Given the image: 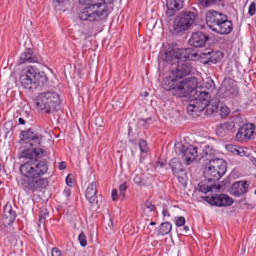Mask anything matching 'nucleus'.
<instances>
[{
	"instance_id": "1",
	"label": "nucleus",
	"mask_w": 256,
	"mask_h": 256,
	"mask_svg": "<svg viewBox=\"0 0 256 256\" xmlns=\"http://www.w3.org/2000/svg\"><path fill=\"white\" fill-rule=\"evenodd\" d=\"M190 65H176V69L164 78L162 85L166 91H171L173 96L179 98L193 96L194 102L200 112L206 108L208 114H213L218 108L220 100L214 97L210 100V93L198 86V79L194 76L184 78L191 71Z\"/></svg>"
},
{
	"instance_id": "2",
	"label": "nucleus",
	"mask_w": 256,
	"mask_h": 256,
	"mask_svg": "<svg viewBox=\"0 0 256 256\" xmlns=\"http://www.w3.org/2000/svg\"><path fill=\"white\" fill-rule=\"evenodd\" d=\"M46 155L44 148L27 147L20 154V158L28 160L20 167L22 176L20 185L28 194L46 188L48 184V178L42 176L48 170V162L42 158Z\"/></svg>"
},
{
	"instance_id": "3",
	"label": "nucleus",
	"mask_w": 256,
	"mask_h": 256,
	"mask_svg": "<svg viewBox=\"0 0 256 256\" xmlns=\"http://www.w3.org/2000/svg\"><path fill=\"white\" fill-rule=\"evenodd\" d=\"M37 108L44 113H55L60 108V95L53 91L39 93L35 98Z\"/></svg>"
},
{
	"instance_id": "4",
	"label": "nucleus",
	"mask_w": 256,
	"mask_h": 256,
	"mask_svg": "<svg viewBox=\"0 0 256 256\" xmlns=\"http://www.w3.org/2000/svg\"><path fill=\"white\" fill-rule=\"evenodd\" d=\"M198 57L196 52H192V48L174 49L161 52L158 56L159 64H176L186 60H193Z\"/></svg>"
},
{
	"instance_id": "5",
	"label": "nucleus",
	"mask_w": 256,
	"mask_h": 256,
	"mask_svg": "<svg viewBox=\"0 0 256 256\" xmlns=\"http://www.w3.org/2000/svg\"><path fill=\"white\" fill-rule=\"evenodd\" d=\"M196 14L190 10H182L175 16L172 28L173 34H180L190 28L194 24Z\"/></svg>"
},
{
	"instance_id": "6",
	"label": "nucleus",
	"mask_w": 256,
	"mask_h": 256,
	"mask_svg": "<svg viewBox=\"0 0 256 256\" xmlns=\"http://www.w3.org/2000/svg\"><path fill=\"white\" fill-rule=\"evenodd\" d=\"M18 143L26 147L40 148L43 141L44 136L38 130L30 128L21 131Z\"/></svg>"
},
{
	"instance_id": "7",
	"label": "nucleus",
	"mask_w": 256,
	"mask_h": 256,
	"mask_svg": "<svg viewBox=\"0 0 256 256\" xmlns=\"http://www.w3.org/2000/svg\"><path fill=\"white\" fill-rule=\"evenodd\" d=\"M239 94L236 82L232 78H225L214 95L216 98H234Z\"/></svg>"
},
{
	"instance_id": "8",
	"label": "nucleus",
	"mask_w": 256,
	"mask_h": 256,
	"mask_svg": "<svg viewBox=\"0 0 256 256\" xmlns=\"http://www.w3.org/2000/svg\"><path fill=\"white\" fill-rule=\"evenodd\" d=\"M176 152L180 155L186 165H190L198 156V148L189 143H178L175 145Z\"/></svg>"
},
{
	"instance_id": "9",
	"label": "nucleus",
	"mask_w": 256,
	"mask_h": 256,
	"mask_svg": "<svg viewBox=\"0 0 256 256\" xmlns=\"http://www.w3.org/2000/svg\"><path fill=\"white\" fill-rule=\"evenodd\" d=\"M168 166L172 174L184 187L187 184L188 176L182 162L176 158H174L168 162Z\"/></svg>"
},
{
	"instance_id": "10",
	"label": "nucleus",
	"mask_w": 256,
	"mask_h": 256,
	"mask_svg": "<svg viewBox=\"0 0 256 256\" xmlns=\"http://www.w3.org/2000/svg\"><path fill=\"white\" fill-rule=\"evenodd\" d=\"M34 74H36V68L32 66L24 69L21 72L20 81L22 86L32 92L35 90L36 83L34 82Z\"/></svg>"
},
{
	"instance_id": "11",
	"label": "nucleus",
	"mask_w": 256,
	"mask_h": 256,
	"mask_svg": "<svg viewBox=\"0 0 256 256\" xmlns=\"http://www.w3.org/2000/svg\"><path fill=\"white\" fill-rule=\"evenodd\" d=\"M204 200L210 205L218 207L230 206L234 202V200L226 194H213L205 196Z\"/></svg>"
},
{
	"instance_id": "12",
	"label": "nucleus",
	"mask_w": 256,
	"mask_h": 256,
	"mask_svg": "<svg viewBox=\"0 0 256 256\" xmlns=\"http://www.w3.org/2000/svg\"><path fill=\"white\" fill-rule=\"evenodd\" d=\"M255 126L252 123H245L240 124L238 128V132L236 134V139L238 142L250 140L254 133Z\"/></svg>"
},
{
	"instance_id": "13",
	"label": "nucleus",
	"mask_w": 256,
	"mask_h": 256,
	"mask_svg": "<svg viewBox=\"0 0 256 256\" xmlns=\"http://www.w3.org/2000/svg\"><path fill=\"white\" fill-rule=\"evenodd\" d=\"M209 38V36L206 34L198 31L192 34L188 43L190 46L196 48L204 47Z\"/></svg>"
},
{
	"instance_id": "14",
	"label": "nucleus",
	"mask_w": 256,
	"mask_h": 256,
	"mask_svg": "<svg viewBox=\"0 0 256 256\" xmlns=\"http://www.w3.org/2000/svg\"><path fill=\"white\" fill-rule=\"evenodd\" d=\"M17 208L15 205L12 206L8 204L4 207L2 220L5 226L11 225L14 222L16 216V209Z\"/></svg>"
},
{
	"instance_id": "15",
	"label": "nucleus",
	"mask_w": 256,
	"mask_h": 256,
	"mask_svg": "<svg viewBox=\"0 0 256 256\" xmlns=\"http://www.w3.org/2000/svg\"><path fill=\"white\" fill-rule=\"evenodd\" d=\"M232 22L228 20V17L225 14V18H222L212 30L221 34H228L232 31Z\"/></svg>"
},
{
	"instance_id": "16",
	"label": "nucleus",
	"mask_w": 256,
	"mask_h": 256,
	"mask_svg": "<svg viewBox=\"0 0 256 256\" xmlns=\"http://www.w3.org/2000/svg\"><path fill=\"white\" fill-rule=\"evenodd\" d=\"M225 18V14L216 10H208L206 16V24L209 28L211 30L214 29L217 23L220 22L222 18Z\"/></svg>"
},
{
	"instance_id": "17",
	"label": "nucleus",
	"mask_w": 256,
	"mask_h": 256,
	"mask_svg": "<svg viewBox=\"0 0 256 256\" xmlns=\"http://www.w3.org/2000/svg\"><path fill=\"white\" fill-rule=\"evenodd\" d=\"M200 56L202 58H206V60L203 62L204 64H208L209 62L214 64L220 62L224 58V54L220 51L210 52H202Z\"/></svg>"
},
{
	"instance_id": "18",
	"label": "nucleus",
	"mask_w": 256,
	"mask_h": 256,
	"mask_svg": "<svg viewBox=\"0 0 256 256\" xmlns=\"http://www.w3.org/2000/svg\"><path fill=\"white\" fill-rule=\"evenodd\" d=\"M220 171L216 170V169L212 168V166L206 163L204 170V175L206 179H208V181L215 183L224 174V173H222Z\"/></svg>"
},
{
	"instance_id": "19",
	"label": "nucleus",
	"mask_w": 256,
	"mask_h": 256,
	"mask_svg": "<svg viewBox=\"0 0 256 256\" xmlns=\"http://www.w3.org/2000/svg\"><path fill=\"white\" fill-rule=\"evenodd\" d=\"M184 0H166L167 10L166 14L168 17L174 15L176 12L182 8Z\"/></svg>"
},
{
	"instance_id": "20",
	"label": "nucleus",
	"mask_w": 256,
	"mask_h": 256,
	"mask_svg": "<svg viewBox=\"0 0 256 256\" xmlns=\"http://www.w3.org/2000/svg\"><path fill=\"white\" fill-rule=\"evenodd\" d=\"M96 182L95 181H92L88 184L84 194L86 198L91 206L94 204L95 201L96 204L98 205V201L96 200Z\"/></svg>"
},
{
	"instance_id": "21",
	"label": "nucleus",
	"mask_w": 256,
	"mask_h": 256,
	"mask_svg": "<svg viewBox=\"0 0 256 256\" xmlns=\"http://www.w3.org/2000/svg\"><path fill=\"white\" fill-rule=\"evenodd\" d=\"M36 74H34V82L36 83L35 89L40 86L44 90L50 88L48 84V79L46 74L44 72H40L36 68Z\"/></svg>"
},
{
	"instance_id": "22",
	"label": "nucleus",
	"mask_w": 256,
	"mask_h": 256,
	"mask_svg": "<svg viewBox=\"0 0 256 256\" xmlns=\"http://www.w3.org/2000/svg\"><path fill=\"white\" fill-rule=\"evenodd\" d=\"M244 71L242 65H227L225 68L226 74L232 79L241 78Z\"/></svg>"
},
{
	"instance_id": "23",
	"label": "nucleus",
	"mask_w": 256,
	"mask_h": 256,
	"mask_svg": "<svg viewBox=\"0 0 256 256\" xmlns=\"http://www.w3.org/2000/svg\"><path fill=\"white\" fill-rule=\"evenodd\" d=\"M249 186L248 181H238L234 182L231 187V192L236 196H240L246 193Z\"/></svg>"
},
{
	"instance_id": "24",
	"label": "nucleus",
	"mask_w": 256,
	"mask_h": 256,
	"mask_svg": "<svg viewBox=\"0 0 256 256\" xmlns=\"http://www.w3.org/2000/svg\"><path fill=\"white\" fill-rule=\"evenodd\" d=\"M134 122H130L128 126V142L132 146H136L137 143L140 140V132H138L136 128L133 126Z\"/></svg>"
},
{
	"instance_id": "25",
	"label": "nucleus",
	"mask_w": 256,
	"mask_h": 256,
	"mask_svg": "<svg viewBox=\"0 0 256 256\" xmlns=\"http://www.w3.org/2000/svg\"><path fill=\"white\" fill-rule=\"evenodd\" d=\"M42 63L38 60V58L34 55L32 50L30 48L26 49V52H23L20 57L19 64L24 63Z\"/></svg>"
},
{
	"instance_id": "26",
	"label": "nucleus",
	"mask_w": 256,
	"mask_h": 256,
	"mask_svg": "<svg viewBox=\"0 0 256 256\" xmlns=\"http://www.w3.org/2000/svg\"><path fill=\"white\" fill-rule=\"evenodd\" d=\"M216 150L210 146H206L200 154V157L198 159L200 160L202 158L204 159V160L208 161V162H210V161L217 158L216 156Z\"/></svg>"
},
{
	"instance_id": "27",
	"label": "nucleus",
	"mask_w": 256,
	"mask_h": 256,
	"mask_svg": "<svg viewBox=\"0 0 256 256\" xmlns=\"http://www.w3.org/2000/svg\"><path fill=\"white\" fill-rule=\"evenodd\" d=\"M218 184L217 186L216 183L208 181V179H206L204 181H202L198 184V189L199 191L206 194L209 192H213L214 189H218Z\"/></svg>"
},
{
	"instance_id": "28",
	"label": "nucleus",
	"mask_w": 256,
	"mask_h": 256,
	"mask_svg": "<svg viewBox=\"0 0 256 256\" xmlns=\"http://www.w3.org/2000/svg\"><path fill=\"white\" fill-rule=\"evenodd\" d=\"M212 168L216 170H220L222 173L225 174L227 169V162L222 158H218L212 160L210 162H206Z\"/></svg>"
},
{
	"instance_id": "29",
	"label": "nucleus",
	"mask_w": 256,
	"mask_h": 256,
	"mask_svg": "<svg viewBox=\"0 0 256 256\" xmlns=\"http://www.w3.org/2000/svg\"><path fill=\"white\" fill-rule=\"evenodd\" d=\"M172 228V225L170 222H162L159 226L156 229L157 236H164L170 233Z\"/></svg>"
},
{
	"instance_id": "30",
	"label": "nucleus",
	"mask_w": 256,
	"mask_h": 256,
	"mask_svg": "<svg viewBox=\"0 0 256 256\" xmlns=\"http://www.w3.org/2000/svg\"><path fill=\"white\" fill-rule=\"evenodd\" d=\"M224 124L228 131V135L235 132L237 130L238 128L240 126V124L234 121H228L224 122Z\"/></svg>"
},
{
	"instance_id": "31",
	"label": "nucleus",
	"mask_w": 256,
	"mask_h": 256,
	"mask_svg": "<svg viewBox=\"0 0 256 256\" xmlns=\"http://www.w3.org/2000/svg\"><path fill=\"white\" fill-rule=\"evenodd\" d=\"M220 111L219 114L222 118H225L230 114V110L220 100V104L218 108L214 112H218Z\"/></svg>"
},
{
	"instance_id": "32",
	"label": "nucleus",
	"mask_w": 256,
	"mask_h": 256,
	"mask_svg": "<svg viewBox=\"0 0 256 256\" xmlns=\"http://www.w3.org/2000/svg\"><path fill=\"white\" fill-rule=\"evenodd\" d=\"M216 132L217 136L220 137H224L228 135V131L224 123L220 124L216 128Z\"/></svg>"
},
{
	"instance_id": "33",
	"label": "nucleus",
	"mask_w": 256,
	"mask_h": 256,
	"mask_svg": "<svg viewBox=\"0 0 256 256\" xmlns=\"http://www.w3.org/2000/svg\"><path fill=\"white\" fill-rule=\"evenodd\" d=\"M224 0H199L200 4L204 7L208 6L212 4L224 6Z\"/></svg>"
},
{
	"instance_id": "34",
	"label": "nucleus",
	"mask_w": 256,
	"mask_h": 256,
	"mask_svg": "<svg viewBox=\"0 0 256 256\" xmlns=\"http://www.w3.org/2000/svg\"><path fill=\"white\" fill-rule=\"evenodd\" d=\"M152 119L151 117H150L146 119L138 118L137 120V126H135L138 130V128H147V124H150Z\"/></svg>"
},
{
	"instance_id": "35",
	"label": "nucleus",
	"mask_w": 256,
	"mask_h": 256,
	"mask_svg": "<svg viewBox=\"0 0 256 256\" xmlns=\"http://www.w3.org/2000/svg\"><path fill=\"white\" fill-rule=\"evenodd\" d=\"M196 108L194 101L190 100V104L187 106V111L190 114L198 116L200 114L198 112V110Z\"/></svg>"
},
{
	"instance_id": "36",
	"label": "nucleus",
	"mask_w": 256,
	"mask_h": 256,
	"mask_svg": "<svg viewBox=\"0 0 256 256\" xmlns=\"http://www.w3.org/2000/svg\"><path fill=\"white\" fill-rule=\"evenodd\" d=\"M138 144L141 153L146 154L149 150L146 140L141 139L139 140Z\"/></svg>"
},
{
	"instance_id": "37",
	"label": "nucleus",
	"mask_w": 256,
	"mask_h": 256,
	"mask_svg": "<svg viewBox=\"0 0 256 256\" xmlns=\"http://www.w3.org/2000/svg\"><path fill=\"white\" fill-rule=\"evenodd\" d=\"M78 240L80 243V244L82 246H85L87 244V240L85 234L82 232L78 236Z\"/></svg>"
},
{
	"instance_id": "38",
	"label": "nucleus",
	"mask_w": 256,
	"mask_h": 256,
	"mask_svg": "<svg viewBox=\"0 0 256 256\" xmlns=\"http://www.w3.org/2000/svg\"><path fill=\"white\" fill-rule=\"evenodd\" d=\"M204 86L208 90L212 91L215 88L214 82L213 80L208 79V80L203 84Z\"/></svg>"
},
{
	"instance_id": "39",
	"label": "nucleus",
	"mask_w": 256,
	"mask_h": 256,
	"mask_svg": "<svg viewBox=\"0 0 256 256\" xmlns=\"http://www.w3.org/2000/svg\"><path fill=\"white\" fill-rule=\"evenodd\" d=\"M13 127V122L12 120H8L6 122L4 126V128L5 130L6 134L7 135Z\"/></svg>"
},
{
	"instance_id": "40",
	"label": "nucleus",
	"mask_w": 256,
	"mask_h": 256,
	"mask_svg": "<svg viewBox=\"0 0 256 256\" xmlns=\"http://www.w3.org/2000/svg\"><path fill=\"white\" fill-rule=\"evenodd\" d=\"M49 212L46 208H43L40 210L39 214V220L42 221L46 218V216L48 215Z\"/></svg>"
},
{
	"instance_id": "41",
	"label": "nucleus",
	"mask_w": 256,
	"mask_h": 256,
	"mask_svg": "<svg viewBox=\"0 0 256 256\" xmlns=\"http://www.w3.org/2000/svg\"><path fill=\"white\" fill-rule=\"evenodd\" d=\"M134 182L135 184L138 186H142L145 185L144 182L143 181L142 178L140 175H136L134 178Z\"/></svg>"
},
{
	"instance_id": "42",
	"label": "nucleus",
	"mask_w": 256,
	"mask_h": 256,
	"mask_svg": "<svg viewBox=\"0 0 256 256\" xmlns=\"http://www.w3.org/2000/svg\"><path fill=\"white\" fill-rule=\"evenodd\" d=\"M175 224L178 226H184L186 220L184 216L175 217Z\"/></svg>"
},
{
	"instance_id": "43",
	"label": "nucleus",
	"mask_w": 256,
	"mask_h": 256,
	"mask_svg": "<svg viewBox=\"0 0 256 256\" xmlns=\"http://www.w3.org/2000/svg\"><path fill=\"white\" fill-rule=\"evenodd\" d=\"M20 115L24 119H25L26 122H30L32 118V114H30V112L26 110H22Z\"/></svg>"
},
{
	"instance_id": "44",
	"label": "nucleus",
	"mask_w": 256,
	"mask_h": 256,
	"mask_svg": "<svg viewBox=\"0 0 256 256\" xmlns=\"http://www.w3.org/2000/svg\"><path fill=\"white\" fill-rule=\"evenodd\" d=\"M74 180V175L72 174H68L66 178V184L72 187L74 186V183L73 182Z\"/></svg>"
},
{
	"instance_id": "45",
	"label": "nucleus",
	"mask_w": 256,
	"mask_h": 256,
	"mask_svg": "<svg viewBox=\"0 0 256 256\" xmlns=\"http://www.w3.org/2000/svg\"><path fill=\"white\" fill-rule=\"evenodd\" d=\"M127 186L126 184V182L124 184H120L119 187V192L120 196H122V198H124L125 196V191L127 189Z\"/></svg>"
},
{
	"instance_id": "46",
	"label": "nucleus",
	"mask_w": 256,
	"mask_h": 256,
	"mask_svg": "<svg viewBox=\"0 0 256 256\" xmlns=\"http://www.w3.org/2000/svg\"><path fill=\"white\" fill-rule=\"evenodd\" d=\"M256 3L254 2H251L249 8H248V14L250 16H253L255 14L256 12Z\"/></svg>"
},
{
	"instance_id": "47",
	"label": "nucleus",
	"mask_w": 256,
	"mask_h": 256,
	"mask_svg": "<svg viewBox=\"0 0 256 256\" xmlns=\"http://www.w3.org/2000/svg\"><path fill=\"white\" fill-rule=\"evenodd\" d=\"M230 150L234 154L240 155V156H244V154H240V150H242V148H237L232 145H230Z\"/></svg>"
},
{
	"instance_id": "48",
	"label": "nucleus",
	"mask_w": 256,
	"mask_h": 256,
	"mask_svg": "<svg viewBox=\"0 0 256 256\" xmlns=\"http://www.w3.org/2000/svg\"><path fill=\"white\" fill-rule=\"evenodd\" d=\"M144 206L147 208L150 209V211H154L156 210V206L152 204V202L149 200H146L144 204Z\"/></svg>"
},
{
	"instance_id": "49",
	"label": "nucleus",
	"mask_w": 256,
	"mask_h": 256,
	"mask_svg": "<svg viewBox=\"0 0 256 256\" xmlns=\"http://www.w3.org/2000/svg\"><path fill=\"white\" fill-rule=\"evenodd\" d=\"M52 256H62L61 251L57 248H54L51 252Z\"/></svg>"
},
{
	"instance_id": "50",
	"label": "nucleus",
	"mask_w": 256,
	"mask_h": 256,
	"mask_svg": "<svg viewBox=\"0 0 256 256\" xmlns=\"http://www.w3.org/2000/svg\"><path fill=\"white\" fill-rule=\"evenodd\" d=\"M118 196V191L116 189H113L112 191V197L113 200L116 201L117 200Z\"/></svg>"
},
{
	"instance_id": "51",
	"label": "nucleus",
	"mask_w": 256,
	"mask_h": 256,
	"mask_svg": "<svg viewBox=\"0 0 256 256\" xmlns=\"http://www.w3.org/2000/svg\"><path fill=\"white\" fill-rule=\"evenodd\" d=\"M166 207V206H165L164 205L163 206V210H162V213L164 217L166 216H170V214L168 211V210L167 209V208Z\"/></svg>"
},
{
	"instance_id": "52",
	"label": "nucleus",
	"mask_w": 256,
	"mask_h": 256,
	"mask_svg": "<svg viewBox=\"0 0 256 256\" xmlns=\"http://www.w3.org/2000/svg\"><path fill=\"white\" fill-rule=\"evenodd\" d=\"M64 194L67 198L70 196V190L69 188H66L64 190Z\"/></svg>"
},
{
	"instance_id": "53",
	"label": "nucleus",
	"mask_w": 256,
	"mask_h": 256,
	"mask_svg": "<svg viewBox=\"0 0 256 256\" xmlns=\"http://www.w3.org/2000/svg\"><path fill=\"white\" fill-rule=\"evenodd\" d=\"M66 168V164L64 162H61L58 163V168L60 170L65 169Z\"/></svg>"
},
{
	"instance_id": "54",
	"label": "nucleus",
	"mask_w": 256,
	"mask_h": 256,
	"mask_svg": "<svg viewBox=\"0 0 256 256\" xmlns=\"http://www.w3.org/2000/svg\"><path fill=\"white\" fill-rule=\"evenodd\" d=\"M250 160L256 167V158L253 156H251L250 158Z\"/></svg>"
},
{
	"instance_id": "55",
	"label": "nucleus",
	"mask_w": 256,
	"mask_h": 256,
	"mask_svg": "<svg viewBox=\"0 0 256 256\" xmlns=\"http://www.w3.org/2000/svg\"><path fill=\"white\" fill-rule=\"evenodd\" d=\"M26 122V120L24 119V118L22 117H20L18 118V122L20 124H24Z\"/></svg>"
},
{
	"instance_id": "56",
	"label": "nucleus",
	"mask_w": 256,
	"mask_h": 256,
	"mask_svg": "<svg viewBox=\"0 0 256 256\" xmlns=\"http://www.w3.org/2000/svg\"><path fill=\"white\" fill-rule=\"evenodd\" d=\"M59 4H66L68 2V0H56Z\"/></svg>"
},
{
	"instance_id": "57",
	"label": "nucleus",
	"mask_w": 256,
	"mask_h": 256,
	"mask_svg": "<svg viewBox=\"0 0 256 256\" xmlns=\"http://www.w3.org/2000/svg\"><path fill=\"white\" fill-rule=\"evenodd\" d=\"M164 162H158V166H160V168H162L163 167V166H164Z\"/></svg>"
},
{
	"instance_id": "58",
	"label": "nucleus",
	"mask_w": 256,
	"mask_h": 256,
	"mask_svg": "<svg viewBox=\"0 0 256 256\" xmlns=\"http://www.w3.org/2000/svg\"><path fill=\"white\" fill-rule=\"evenodd\" d=\"M149 94V93L147 92H144V93L142 94V96L144 97H146Z\"/></svg>"
},
{
	"instance_id": "59",
	"label": "nucleus",
	"mask_w": 256,
	"mask_h": 256,
	"mask_svg": "<svg viewBox=\"0 0 256 256\" xmlns=\"http://www.w3.org/2000/svg\"><path fill=\"white\" fill-rule=\"evenodd\" d=\"M183 230L186 232L187 231L189 230V227L187 226H184L183 228Z\"/></svg>"
},
{
	"instance_id": "60",
	"label": "nucleus",
	"mask_w": 256,
	"mask_h": 256,
	"mask_svg": "<svg viewBox=\"0 0 256 256\" xmlns=\"http://www.w3.org/2000/svg\"><path fill=\"white\" fill-rule=\"evenodd\" d=\"M222 182L224 183V186H226L227 184L229 182V180L226 179L224 181H222Z\"/></svg>"
},
{
	"instance_id": "61",
	"label": "nucleus",
	"mask_w": 256,
	"mask_h": 256,
	"mask_svg": "<svg viewBox=\"0 0 256 256\" xmlns=\"http://www.w3.org/2000/svg\"><path fill=\"white\" fill-rule=\"evenodd\" d=\"M156 224L154 222H150V225H151V226H154V225H156Z\"/></svg>"
},
{
	"instance_id": "62",
	"label": "nucleus",
	"mask_w": 256,
	"mask_h": 256,
	"mask_svg": "<svg viewBox=\"0 0 256 256\" xmlns=\"http://www.w3.org/2000/svg\"><path fill=\"white\" fill-rule=\"evenodd\" d=\"M240 154H246V152L242 148V150H240Z\"/></svg>"
},
{
	"instance_id": "63",
	"label": "nucleus",
	"mask_w": 256,
	"mask_h": 256,
	"mask_svg": "<svg viewBox=\"0 0 256 256\" xmlns=\"http://www.w3.org/2000/svg\"><path fill=\"white\" fill-rule=\"evenodd\" d=\"M2 164H1V163L0 162V170H2Z\"/></svg>"
},
{
	"instance_id": "64",
	"label": "nucleus",
	"mask_w": 256,
	"mask_h": 256,
	"mask_svg": "<svg viewBox=\"0 0 256 256\" xmlns=\"http://www.w3.org/2000/svg\"><path fill=\"white\" fill-rule=\"evenodd\" d=\"M254 194L256 195V190L254 191Z\"/></svg>"
}]
</instances>
